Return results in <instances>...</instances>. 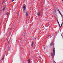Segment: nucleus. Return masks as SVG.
I'll return each mask as SVG.
<instances>
[{
  "label": "nucleus",
  "mask_w": 63,
  "mask_h": 63,
  "mask_svg": "<svg viewBox=\"0 0 63 63\" xmlns=\"http://www.w3.org/2000/svg\"><path fill=\"white\" fill-rule=\"evenodd\" d=\"M53 52L54 53V54L51 53V56H53L55 55V48H54L53 49Z\"/></svg>",
  "instance_id": "f257e3e1"
},
{
  "label": "nucleus",
  "mask_w": 63,
  "mask_h": 63,
  "mask_svg": "<svg viewBox=\"0 0 63 63\" xmlns=\"http://www.w3.org/2000/svg\"><path fill=\"white\" fill-rule=\"evenodd\" d=\"M41 15V13L40 12H38L37 13V16H40Z\"/></svg>",
  "instance_id": "f03ea898"
},
{
  "label": "nucleus",
  "mask_w": 63,
  "mask_h": 63,
  "mask_svg": "<svg viewBox=\"0 0 63 63\" xmlns=\"http://www.w3.org/2000/svg\"><path fill=\"white\" fill-rule=\"evenodd\" d=\"M34 42H32V44H31V46L32 47H33V45H34Z\"/></svg>",
  "instance_id": "7ed1b4c3"
},
{
  "label": "nucleus",
  "mask_w": 63,
  "mask_h": 63,
  "mask_svg": "<svg viewBox=\"0 0 63 63\" xmlns=\"http://www.w3.org/2000/svg\"><path fill=\"white\" fill-rule=\"evenodd\" d=\"M26 16H28V13L26 12Z\"/></svg>",
  "instance_id": "20e7f679"
},
{
  "label": "nucleus",
  "mask_w": 63,
  "mask_h": 63,
  "mask_svg": "<svg viewBox=\"0 0 63 63\" xmlns=\"http://www.w3.org/2000/svg\"><path fill=\"white\" fill-rule=\"evenodd\" d=\"M53 45V43H52L50 45L51 46H52Z\"/></svg>",
  "instance_id": "39448f33"
},
{
  "label": "nucleus",
  "mask_w": 63,
  "mask_h": 63,
  "mask_svg": "<svg viewBox=\"0 0 63 63\" xmlns=\"http://www.w3.org/2000/svg\"><path fill=\"white\" fill-rule=\"evenodd\" d=\"M5 8H5V7H4L2 10L3 11H4V10H5Z\"/></svg>",
  "instance_id": "423d86ee"
},
{
  "label": "nucleus",
  "mask_w": 63,
  "mask_h": 63,
  "mask_svg": "<svg viewBox=\"0 0 63 63\" xmlns=\"http://www.w3.org/2000/svg\"><path fill=\"white\" fill-rule=\"evenodd\" d=\"M23 8L24 10H25V9H26V7L25 6H24Z\"/></svg>",
  "instance_id": "0eeeda50"
},
{
  "label": "nucleus",
  "mask_w": 63,
  "mask_h": 63,
  "mask_svg": "<svg viewBox=\"0 0 63 63\" xmlns=\"http://www.w3.org/2000/svg\"><path fill=\"white\" fill-rule=\"evenodd\" d=\"M28 63H30V60H29L28 61Z\"/></svg>",
  "instance_id": "6e6552de"
},
{
  "label": "nucleus",
  "mask_w": 63,
  "mask_h": 63,
  "mask_svg": "<svg viewBox=\"0 0 63 63\" xmlns=\"http://www.w3.org/2000/svg\"><path fill=\"white\" fill-rule=\"evenodd\" d=\"M8 14H9V13H8V12H7V13L6 14V15H8Z\"/></svg>",
  "instance_id": "1a4fd4ad"
},
{
  "label": "nucleus",
  "mask_w": 63,
  "mask_h": 63,
  "mask_svg": "<svg viewBox=\"0 0 63 63\" xmlns=\"http://www.w3.org/2000/svg\"><path fill=\"white\" fill-rule=\"evenodd\" d=\"M53 63H56L55 62V61H53Z\"/></svg>",
  "instance_id": "9d476101"
},
{
  "label": "nucleus",
  "mask_w": 63,
  "mask_h": 63,
  "mask_svg": "<svg viewBox=\"0 0 63 63\" xmlns=\"http://www.w3.org/2000/svg\"><path fill=\"white\" fill-rule=\"evenodd\" d=\"M62 25V24H61V26L60 27V28H61V27L62 26V25Z\"/></svg>",
  "instance_id": "9b49d317"
},
{
  "label": "nucleus",
  "mask_w": 63,
  "mask_h": 63,
  "mask_svg": "<svg viewBox=\"0 0 63 63\" xmlns=\"http://www.w3.org/2000/svg\"><path fill=\"white\" fill-rule=\"evenodd\" d=\"M58 22L59 24V22L58 21Z\"/></svg>",
  "instance_id": "f8f14e48"
},
{
  "label": "nucleus",
  "mask_w": 63,
  "mask_h": 63,
  "mask_svg": "<svg viewBox=\"0 0 63 63\" xmlns=\"http://www.w3.org/2000/svg\"><path fill=\"white\" fill-rule=\"evenodd\" d=\"M15 0H13L12 1V2H13V1H15Z\"/></svg>",
  "instance_id": "ddd939ff"
},
{
  "label": "nucleus",
  "mask_w": 63,
  "mask_h": 63,
  "mask_svg": "<svg viewBox=\"0 0 63 63\" xmlns=\"http://www.w3.org/2000/svg\"><path fill=\"white\" fill-rule=\"evenodd\" d=\"M61 16L62 17H63V15H61Z\"/></svg>",
  "instance_id": "4468645a"
},
{
  "label": "nucleus",
  "mask_w": 63,
  "mask_h": 63,
  "mask_svg": "<svg viewBox=\"0 0 63 63\" xmlns=\"http://www.w3.org/2000/svg\"><path fill=\"white\" fill-rule=\"evenodd\" d=\"M54 12H55V13H56V10H55Z\"/></svg>",
  "instance_id": "2eb2a0df"
},
{
  "label": "nucleus",
  "mask_w": 63,
  "mask_h": 63,
  "mask_svg": "<svg viewBox=\"0 0 63 63\" xmlns=\"http://www.w3.org/2000/svg\"><path fill=\"white\" fill-rule=\"evenodd\" d=\"M61 24H62V25H63V22H62V23Z\"/></svg>",
  "instance_id": "dca6fc26"
},
{
  "label": "nucleus",
  "mask_w": 63,
  "mask_h": 63,
  "mask_svg": "<svg viewBox=\"0 0 63 63\" xmlns=\"http://www.w3.org/2000/svg\"><path fill=\"white\" fill-rule=\"evenodd\" d=\"M7 44H9V42H7Z\"/></svg>",
  "instance_id": "f3484780"
},
{
  "label": "nucleus",
  "mask_w": 63,
  "mask_h": 63,
  "mask_svg": "<svg viewBox=\"0 0 63 63\" xmlns=\"http://www.w3.org/2000/svg\"><path fill=\"white\" fill-rule=\"evenodd\" d=\"M59 27H60V24H59Z\"/></svg>",
  "instance_id": "a211bd4d"
},
{
  "label": "nucleus",
  "mask_w": 63,
  "mask_h": 63,
  "mask_svg": "<svg viewBox=\"0 0 63 63\" xmlns=\"http://www.w3.org/2000/svg\"><path fill=\"white\" fill-rule=\"evenodd\" d=\"M59 13L60 14L61 13L60 12V11H59Z\"/></svg>",
  "instance_id": "6ab92c4d"
},
{
  "label": "nucleus",
  "mask_w": 63,
  "mask_h": 63,
  "mask_svg": "<svg viewBox=\"0 0 63 63\" xmlns=\"http://www.w3.org/2000/svg\"><path fill=\"white\" fill-rule=\"evenodd\" d=\"M60 15H62V14H61V13H60Z\"/></svg>",
  "instance_id": "aec40b11"
},
{
  "label": "nucleus",
  "mask_w": 63,
  "mask_h": 63,
  "mask_svg": "<svg viewBox=\"0 0 63 63\" xmlns=\"http://www.w3.org/2000/svg\"><path fill=\"white\" fill-rule=\"evenodd\" d=\"M45 48H45V47L44 48V49H45Z\"/></svg>",
  "instance_id": "412c9836"
},
{
  "label": "nucleus",
  "mask_w": 63,
  "mask_h": 63,
  "mask_svg": "<svg viewBox=\"0 0 63 63\" xmlns=\"http://www.w3.org/2000/svg\"><path fill=\"white\" fill-rule=\"evenodd\" d=\"M58 11H59V12H60V11H59V10H58Z\"/></svg>",
  "instance_id": "4be33fe9"
},
{
  "label": "nucleus",
  "mask_w": 63,
  "mask_h": 63,
  "mask_svg": "<svg viewBox=\"0 0 63 63\" xmlns=\"http://www.w3.org/2000/svg\"><path fill=\"white\" fill-rule=\"evenodd\" d=\"M37 39V38H36L35 39Z\"/></svg>",
  "instance_id": "5701e85b"
},
{
  "label": "nucleus",
  "mask_w": 63,
  "mask_h": 63,
  "mask_svg": "<svg viewBox=\"0 0 63 63\" xmlns=\"http://www.w3.org/2000/svg\"><path fill=\"white\" fill-rule=\"evenodd\" d=\"M62 1L63 2V0H62Z\"/></svg>",
  "instance_id": "b1692460"
},
{
  "label": "nucleus",
  "mask_w": 63,
  "mask_h": 63,
  "mask_svg": "<svg viewBox=\"0 0 63 63\" xmlns=\"http://www.w3.org/2000/svg\"><path fill=\"white\" fill-rule=\"evenodd\" d=\"M62 21H63V20H62Z\"/></svg>",
  "instance_id": "393cba45"
}]
</instances>
